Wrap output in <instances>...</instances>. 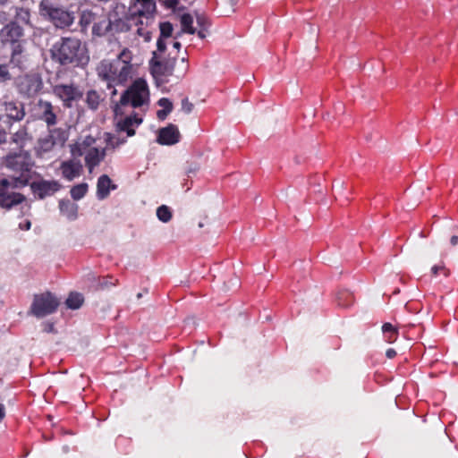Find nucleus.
I'll list each match as a JSON object with an SVG mask.
<instances>
[{
    "label": "nucleus",
    "mask_w": 458,
    "mask_h": 458,
    "mask_svg": "<svg viewBox=\"0 0 458 458\" xmlns=\"http://www.w3.org/2000/svg\"><path fill=\"white\" fill-rule=\"evenodd\" d=\"M114 115H115L116 119H117L118 115H122L121 107L119 106V105L115 106Z\"/></svg>",
    "instance_id": "603ef678"
},
{
    "label": "nucleus",
    "mask_w": 458,
    "mask_h": 458,
    "mask_svg": "<svg viewBox=\"0 0 458 458\" xmlns=\"http://www.w3.org/2000/svg\"><path fill=\"white\" fill-rule=\"evenodd\" d=\"M382 330L387 342L393 343L396 340L398 332L392 324L385 323L382 327Z\"/></svg>",
    "instance_id": "7c9ffc66"
},
{
    "label": "nucleus",
    "mask_w": 458,
    "mask_h": 458,
    "mask_svg": "<svg viewBox=\"0 0 458 458\" xmlns=\"http://www.w3.org/2000/svg\"><path fill=\"white\" fill-rule=\"evenodd\" d=\"M25 114L23 103L8 98H0V125L10 129L14 123L23 120Z\"/></svg>",
    "instance_id": "423d86ee"
},
{
    "label": "nucleus",
    "mask_w": 458,
    "mask_h": 458,
    "mask_svg": "<svg viewBox=\"0 0 458 458\" xmlns=\"http://www.w3.org/2000/svg\"><path fill=\"white\" fill-rule=\"evenodd\" d=\"M197 24L200 29H205L210 26V21L208 16L203 13H196L195 14Z\"/></svg>",
    "instance_id": "c9c22d12"
},
{
    "label": "nucleus",
    "mask_w": 458,
    "mask_h": 458,
    "mask_svg": "<svg viewBox=\"0 0 458 458\" xmlns=\"http://www.w3.org/2000/svg\"><path fill=\"white\" fill-rule=\"evenodd\" d=\"M85 155V165L91 173L95 167L105 159L106 156V148H90Z\"/></svg>",
    "instance_id": "6ab92c4d"
},
{
    "label": "nucleus",
    "mask_w": 458,
    "mask_h": 458,
    "mask_svg": "<svg viewBox=\"0 0 458 458\" xmlns=\"http://www.w3.org/2000/svg\"><path fill=\"white\" fill-rule=\"evenodd\" d=\"M84 301V298L81 293H71L65 301L67 308L71 310L79 309Z\"/></svg>",
    "instance_id": "393cba45"
},
{
    "label": "nucleus",
    "mask_w": 458,
    "mask_h": 458,
    "mask_svg": "<svg viewBox=\"0 0 458 458\" xmlns=\"http://www.w3.org/2000/svg\"><path fill=\"white\" fill-rule=\"evenodd\" d=\"M39 13L49 20L58 29L71 26L74 20V13L64 8L55 6L49 0H42L39 4Z\"/></svg>",
    "instance_id": "20e7f679"
},
{
    "label": "nucleus",
    "mask_w": 458,
    "mask_h": 458,
    "mask_svg": "<svg viewBox=\"0 0 458 458\" xmlns=\"http://www.w3.org/2000/svg\"><path fill=\"white\" fill-rule=\"evenodd\" d=\"M161 34L157 42V52L163 53L166 48V40L173 36V30H160Z\"/></svg>",
    "instance_id": "2f4dec72"
},
{
    "label": "nucleus",
    "mask_w": 458,
    "mask_h": 458,
    "mask_svg": "<svg viewBox=\"0 0 458 458\" xmlns=\"http://www.w3.org/2000/svg\"><path fill=\"white\" fill-rule=\"evenodd\" d=\"M160 29H162V30L172 29V25L169 22H165V23L160 24Z\"/></svg>",
    "instance_id": "864d4df0"
},
{
    "label": "nucleus",
    "mask_w": 458,
    "mask_h": 458,
    "mask_svg": "<svg viewBox=\"0 0 458 458\" xmlns=\"http://www.w3.org/2000/svg\"><path fill=\"white\" fill-rule=\"evenodd\" d=\"M101 101V97L98 93V91L91 89L89 90L86 94V103L89 108L92 110H97Z\"/></svg>",
    "instance_id": "bb28decb"
},
{
    "label": "nucleus",
    "mask_w": 458,
    "mask_h": 458,
    "mask_svg": "<svg viewBox=\"0 0 458 458\" xmlns=\"http://www.w3.org/2000/svg\"><path fill=\"white\" fill-rule=\"evenodd\" d=\"M118 284V279L114 278L111 276L103 277L99 282V286L102 289H106L111 286H115Z\"/></svg>",
    "instance_id": "e433bc0d"
},
{
    "label": "nucleus",
    "mask_w": 458,
    "mask_h": 458,
    "mask_svg": "<svg viewBox=\"0 0 458 458\" xmlns=\"http://www.w3.org/2000/svg\"><path fill=\"white\" fill-rule=\"evenodd\" d=\"M450 243L452 246H456L458 244V235H453L450 239Z\"/></svg>",
    "instance_id": "8fccbe9b"
},
{
    "label": "nucleus",
    "mask_w": 458,
    "mask_h": 458,
    "mask_svg": "<svg viewBox=\"0 0 458 458\" xmlns=\"http://www.w3.org/2000/svg\"><path fill=\"white\" fill-rule=\"evenodd\" d=\"M27 130L22 127L20 128L15 133H13L11 137V142L14 143L18 148H22L27 140Z\"/></svg>",
    "instance_id": "c85d7f7f"
},
{
    "label": "nucleus",
    "mask_w": 458,
    "mask_h": 458,
    "mask_svg": "<svg viewBox=\"0 0 458 458\" xmlns=\"http://www.w3.org/2000/svg\"><path fill=\"white\" fill-rule=\"evenodd\" d=\"M97 19L98 17L93 12L89 10L83 11L80 17V25L84 29L88 27L96 29Z\"/></svg>",
    "instance_id": "b1692460"
},
{
    "label": "nucleus",
    "mask_w": 458,
    "mask_h": 458,
    "mask_svg": "<svg viewBox=\"0 0 458 458\" xmlns=\"http://www.w3.org/2000/svg\"><path fill=\"white\" fill-rule=\"evenodd\" d=\"M19 226L21 230H30V226H31V223H30V221L27 220L24 224L21 223Z\"/></svg>",
    "instance_id": "09e8293b"
},
{
    "label": "nucleus",
    "mask_w": 458,
    "mask_h": 458,
    "mask_svg": "<svg viewBox=\"0 0 458 458\" xmlns=\"http://www.w3.org/2000/svg\"><path fill=\"white\" fill-rule=\"evenodd\" d=\"M171 42L173 43L174 48L179 49L181 47V43L180 42L174 41V40H172Z\"/></svg>",
    "instance_id": "5fc2aeb1"
},
{
    "label": "nucleus",
    "mask_w": 458,
    "mask_h": 458,
    "mask_svg": "<svg viewBox=\"0 0 458 458\" xmlns=\"http://www.w3.org/2000/svg\"><path fill=\"white\" fill-rule=\"evenodd\" d=\"M44 331L47 332V333H53V332H55L54 324L46 323L45 326H44Z\"/></svg>",
    "instance_id": "a18cd8bd"
},
{
    "label": "nucleus",
    "mask_w": 458,
    "mask_h": 458,
    "mask_svg": "<svg viewBox=\"0 0 458 458\" xmlns=\"http://www.w3.org/2000/svg\"><path fill=\"white\" fill-rule=\"evenodd\" d=\"M5 166L20 174L8 178L11 181L12 189H18L29 184L31 179L32 160L28 152L20 151L10 153L4 160Z\"/></svg>",
    "instance_id": "f03ea898"
},
{
    "label": "nucleus",
    "mask_w": 458,
    "mask_h": 458,
    "mask_svg": "<svg viewBox=\"0 0 458 458\" xmlns=\"http://www.w3.org/2000/svg\"><path fill=\"white\" fill-rule=\"evenodd\" d=\"M59 209L61 214L71 221L75 220L78 216V205L69 199H61Z\"/></svg>",
    "instance_id": "5701e85b"
},
{
    "label": "nucleus",
    "mask_w": 458,
    "mask_h": 458,
    "mask_svg": "<svg viewBox=\"0 0 458 458\" xmlns=\"http://www.w3.org/2000/svg\"><path fill=\"white\" fill-rule=\"evenodd\" d=\"M181 64H182V69L179 70L178 73L176 74L177 78H182L186 74V72L189 69V64H188L185 57H182L181 59Z\"/></svg>",
    "instance_id": "a19ab883"
},
{
    "label": "nucleus",
    "mask_w": 458,
    "mask_h": 458,
    "mask_svg": "<svg viewBox=\"0 0 458 458\" xmlns=\"http://www.w3.org/2000/svg\"><path fill=\"white\" fill-rule=\"evenodd\" d=\"M169 113H167L165 110L160 109L157 112V116L159 120L164 121Z\"/></svg>",
    "instance_id": "c03bdc74"
},
{
    "label": "nucleus",
    "mask_w": 458,
    "mask_h": 458,
    "mask_svg": "<svg viewBox=\"0 0 458 458\" xmlns=\"http://www.w3.org/2000/svg\"><path fill=\"white\" fill-rule=\"evenodd\" d=\"M440 272H443L446 276L445 267L444 265H435L431 267V273L434 276H437Z\"/></svg>",
    "instance_id": "37998d69"
},
{
    "label": "nucleus",
    "mask_w": 458,
    "mask_h": 458,
    "mask_svg": "<svg viewBox=\"0 0 458 458\" xmlns=\"http://www.w3.org/2000/svg\"><path fill=\"white\" fill-rule=\"evenodd\" d=\"M117 185L114 184L110 177L106 174H103L98 177L97 182V198L99 200L106 199L111 190H115Z\"/></svg>",
    "instance_id": "412c9836"
},
{
    "label": "nucleus",
    "mask_w": 458,
    "mask_h": 458,
    "mask_svg": "<svg viewBox=\"0 0 458 458\" xmlns=\"http://www.w3.org/2000/svg\"><path fill=\"white\" fill-rule=\"evenodd\" d=\"M175 58L161 60L157 52H153V57L149 61L150 72L153 77L157 80L161 76L174 75Z\"/></svg>",
    "instance_id": "9b49d317"
},
{
    "label": "nucleus",
    "mask_w": 458,
    "mask_h": 458,
    "mask_svg": "<svg viewBox=\"0 0 458 458\" xmlns=\"http://www.w3.org/2000/svg\"><path fill=\"white\" fill-rule=\"evenodd\" d=\"M20 15L22 16L23 18H26L29 16V13L28 12L22 11L20 13Z\"/></svg>",
    "instance_id": "6e6d98bb"
},
{
    "label": "nucleus",
    "mask_w": 458,
    "mask_h": 458,
    "mask_svg": "<svg viewBox=\"0 0 458 458\" xmlns=\"http://www.w3.org/2000/svg\"><path fill=\"white\" fill-rule=\"evenodd\" d=\"M131 60V52L124 48L114 60H102L97 67L98 75L107 83L109 89L125 85L134 72Z\"/></svg>",
    "instance_id": "f257e3e1"
},
{
    "label": "nucleus",
    "mask_w": 458,
    "mask_h": 458,
    "mask_svg": "<svg viewBox=\"0 0 458 458\" xmlns=\"http://www.w3.org/2000/svg\"><path fill=\"white\" fill-rule=\"evenodd\" d=\"M53 93L65 107H72L73 101L82 98V92L74 84H56L53 87Z\"/></svg>",
    "instance_id": "9d476101"
},
{
    "label": "nucleus",
    "mask_w": 458,
    "mask_h": 458,
    "mask_svg": "<svg viewBox=\"0 0 458 458\" xmlns=\"http://www.w3.org/2000/svg\"><path fill=\"white\" fill-rule=\"evenodd\" d=\"M106 147L105 148L109 149V148H112V149H115L116 148H118L119 146H121L122 144H123L125 142V140L123 139H119L114 135H112L111 133H108L106 132Z\"/></svg>",
    "instance_id": "473e14b6"
},
{
    "label": "nucleus",
    "mask_w": 458,
    "mask_h": 458,
    "mask_svg": "<svg viewBox=\"0 0 458 458\" xmlns=\"http://www.w3.org/2000/svg\"><path fill=\"white\" fill-rule=\"evenodd\" d=\"M142 123V118L139 117L136 113L117 120L116 129L119 131H125L127 136L131 137L135 134V127Z\"/></svg>",
    "instance_id": "f3484780"
},
{
    "label": "nucleus",
    "mask_w": 458,
    "mask_h": 458,
    "mask_svg": "<svg viewBox=\"0 0 458 458\" xmlns=\"http://www.w3.org/2000/svg\"><path fill=\"white\" fill-rule=\"evenodd\" d=\"M141 297H142V293H139L137 294V298H138V299H140Z\"/></svg>",
    "instance_id": "052dcab7"
},
{
    "label": "nucleus",
    "mask_w": 458,
    "mask_h": 458,
    "mask_svg": "<svg viewBox=\"0 0 458 458\" xmlns=\"http://www.w3.org/2000/svg\"><path fill=\"white\" fill-rule=\"evenodd\" d=\"M131 12L140 17L148 19L156 11L154 0H131Z\"/></svg>",
    "instance_id": "a211bd4d"
},
{
    "label": "nucleus",
    "mask_w": 458,
    "mask_h": 458,
    "mask_svg": "<svg viewBox=\"0 0 458 458\" xmlns=\"http://www.w3.org/2000/svg\"><path fill=\"white\" fill-rule=\"evenodd\" d=\"M137 31H138L139 35H140V36H142V35H143V34L141 33V30H138Z\"/></svg>",
    "instance_id": "680f3d73"
},
{
    "label": "nucleus",
    "mask_w": 458,
    "mask_h": 458,
    "mask_svg": "<svg viewBox=\"0 0 458 458\" xmlns=\"http://www.w3.org/2000/svg\"><path fill=\"white\" fill-rule=\"evenodd\" d=\"M149 90L148 84L143 79H137L122 94L120 98L121 106L131 105L134 108L148 104Z\"/></svg>",
    "instance_id": "39448f33"
},
{
    "label": "nucleus",
    "mask_w": 458,
    "mask_h": 458,
    "mask_svg": "<svg viewBox=\"0 0 458 458\" xmlns=\"http://www.w3.org/2000/svg\"><path fill=\"white\" fill-rule=\"evenodd\" d=\"M16 87L21 95L33 98L43 89V81L38 73L26 74L18 78Z\"/></svg>",
    "instance_id": "6e6552de"
},
{
    "label": "nucleus",
    "mask_w": 458,
    "mask_h": 458,
    "mask_svg": "<svg viewBox=\"0 0 458 458\" xmlns=\"http://www.w3.org/2000/svg\"><path fill=\"white\" fill-rule=\"evenodd\" d=\"M197 170V167H194V168H189L187 173L188 174H191V173H194L195 171Z\"/></svg>",
    "instance_id": "4d7b16f0"
},
{
    "label": "nucleus",
    "mask_w": 458,
    "mask_h": 458,
    "mask_svg": "<svg viewBox=\"0 0 458 458\" xmlns=\"http://www.w3.org/2000/svg\"><path fill=\"white\" fill-rule=\"evenodd\" d=\"M7 2V0H0V5L4 4Z\"/></svg>",
    "instance_id": "bf43d9fd"
},
{
    "label": "nucleus",
    "mask_w": 458,
    "mask_h": 458,
    "mask_svg": "<svg viewBox=\"0 0 458 458\" xmlns=\"http://www.w3.org/2000/svg\"><path fill=\"white\" fill-rule=\"evenodd\" d=\"M85 47L81 40L71 38H64L59 47L52 51V58L62 65H80L88 62L89 57L85 55Z\"/></svg>",
    "instance_id": "7ed1b4c3"
},
{
    "label": "nucleus",
    "mask_w": 458,
    "mask_h": 458,
    "mask_svg": "<svg viewBox=\"0 0 458 458\" xmlns=\"http://www.w3.org/2000/svg\"><path fill=\"white\" fill-rule=\"evenodd\" d=\"M96 139L90 135L86 136L81 142H77L71 148V153L73 157H79L84 155L89 148H93Z\"/></svg>",
    "instance_id": "4be33fe9"
},
{
    "label": "nucleus",
    "mask_w": 458,
    "mask_h": 458,
    "mask_svg": "<svg viewBox=\"0 0 458 458\" xmlns=\"http://www.w3.org/2000/svg\"><path fill=\"white\" fill-rule=\"evenodd\" d=\"M63 176L68 181H72L81 174L82 165L79 160H68L61 164Z\"/></svg>",
    "instance_id": "aec40b11"
},
{
    "label": "nucleus",
    "mask_w": 458,
    "mask_h": 458,
    "mask_svg": "<svg viewBox=\"0 0 458 458\" xmlns=\"http://www.w3.org/2000/svg\"><path fill=\"white\" fill-rule=\"evenodd\" d=\"M30 186L34 196L39 199L53 196L62 188L58 181L44 179L32 182Z\"/></svg>",
    "instance_id": "ddd939ff"
},
{
    "label": "nucleus",
    "mask_w": 458,
    "mask_h": 458,
    "mask_svg": "<svg viewBox=\"0 0 458 458\" xmlns=\"http://www.w3.org/2000/svg\"><path fill=\"white\" fill-rule=\"evenodd\" d=\"M97 36H103L104 33L100 32L101 30H95Z\"/></svg>",
    "instance_id": "13d9d810"
},
{
    "label": "nucleus",
    "mask_w": 458,
    "mask_h": 458,
    "mask_svg": "<svg viewBox=\"0 0 458 458\" xmlns=\"http://www.w3.org/2000/svg\"><path fill=\"white\" fill-rule=\"evenodd\" d=\"M354 301L353 295L347 290L339 291L336 294L337 304L341 307H349Z\"/></svg>",
    "instance_id": "a878e982"
},
{
    "label": "nucleus",
    "mask_w": 458,
    "mask_h": 458,
    "mask_svg": "<svg viewBox=\"0 0 458 458\" xmlns=\"http://www.w3.org/2000/svg\"><path fill=\"white\" fill-rule=\"evenodd\" d=\"M49 135L53 140H55V143L56 145L63 146L66 140H67V133L64 130L58 128V129H50L49 128Z\"/></svg>",
    "instance_id": "c756f323"
},
{
    "label": "nucleus",
    "mask_w": 458,
    "mask_h": 458,
    "mask_svg": "<svg viewBox=\"0 0 458 458\" xmlns=\"http://www.w3.org/2000/svg\"><path fill=\"white\" fill-rule=\"evenodd\" d=\"M38 119L47 123L50 128L57 123V114L59 106H55L49 101L39 99L35 106Z\"/></svg>",
    "instance_id": "f8f14e48"
},
{
    "label": "nucleus",
    "mask_w": 458,
    "mask_h": 458,
    "mask_svg": "<svg viewBox=\"0 0 458 458\" xmlns=\"http://www.w3.org/2000/svg\"><path fill=\"white\" fill-rule=\"evenodd\" d=\"M59 300L50 292L35 294L30 306V313L37 318H44L57 310Z\"/></svg>",
    "instance_id": "0eeeda50"
},
{
    "label": "nucleus",
    "mask_w": 458,
    "mask_h": 458,
    "mask_svg": "<svg viewBox=\"0 0 458 458\" xmlns=\"http://www.w3.org/2000/svg\"><path fill=\"white\" fill-rule=\"evenodd\" d=\"M157 216L163 223H167L172 218V211L167 206L162 205L157 209Z\"/></svg>",
    "instance_id": "72a5a7b5"
},
{
    "label": "nucleus",
    "mask_w": 458,
    "mask_h": 458,
    "mask_svg": "<svg viewBox=\"0 0 458 458\" xmlns=\"http://www.w3.org/2000/svg\"><path fill=\"white\" fill-rule=\"evenodd\" d=\"M21 36L22 30H7V38L5 39V41H10L11 63L19 67L22 64L23 47L18 38Z\"/></svg>",
    "instance_id": "4468645a"
},
{
    "label": "nucleus",
    "mask_w": 458,
    "mask_h": 458,
    "mask_svg": "<svg viewBox=\"0 0 458 458\" xmlns=\"http://www.w3.org/2000/svg\"><path fill=\"white\" fill-rule=\"evenodd\" d=\"M161 4L167 9H170L180 19L181 26L182 29H193V17L187 13H184L182 9H178L179 0H159Z\"/></svg>",
    "instance_id": "dca6fc26"
},
{
    "label": "nucleus",
    "mask_w": 458,
    "mask_h": 458,
    "mask_svg": "<svg viewBox=\"0 0 458 458\" xmlns=\"http://www.w3.org/2000/svg\"><path fill=\"white\" fill-rule=\"evenodd\" d=\"M4 416H5L4 406L3 404H0V422L3 420Z\"/></svg>",
    "instance_id": "3c124183"
},
{
    "label": "nucleus",
    "mask_w": 458,
    "mask_h": 458,
    "mask_svg": "<svg viewBox=\"0 0 458 458\" xmlns=\"http://www.w3.org/2000/svg\"><path fill=\"white\" fill-rule=\"evenodd\" d=\"M113 95L116 94V89H114L112 92Z\"/></svg>",
    "instance_id": "e2e57ef3"
},
{
    "label": "nucleus",
    "mask_w": 458,
    "mask_h": 458,
    "mask_svg": "<svg viewBox=\"0 0 458 458\" xmlns=\"http://www.w3.org/2000/svg\"><path fill=\"white\" fill-rule=\"evenodd\" d=\"M157 105L163 107V110H165L167 113H171L173 110V103L166 98H162L158 100Z\"/></svg>",
    "instance_id": "58836bf2"
},
{
    "label": "nucleus",
    "mask_w": 458,
    "mask_h": 458,
    "mask_svg": "<svg viewBox=\"0 0 458 458\" xmlns=\"http://www.w3.org/2000/svg\"><path fill=\"white\" fill-rule=\"evenodd\" d=\"M181 134L176 125L169 123L167 126L160 128L157 141L160 145H174L180 141Z\"/></svg>",
    "instance_id": "2eb2a0df"
},
{
    "label": "nucleus",
    "mask_w": 458,
    "mask_h": 458,
    "mask_svg": "<svg viewBox=\"0 0 458 458\" xmlns=\"http://www.w3.org/2000/svg\"><path fill=\"white\" fill-rule=\"evenodd\" d=\"M12 80V75L8 71L7 65L0 64V83H4Z\"/></svg>",
    "instance_id": "4c0bfd02"
},
{
    "label": "nucleus",
    "mask_w": 458,
    "mask_h": 458,
    "mask_svg": "<svg viewBox=\"0 0 458 458\" xmlns=\"http://www.w3.org/2000/svg\"><path fill=\"white\" fill-rule=\"evenodd\" d=\"M88 188L89 187L86 182H81L80 184L74 185L70 191L71 197L74 200L81 199L88 192Z\"/></svg>",
    "instance_id": "cd10ccee"
},
{
    "label": "nucleus",
    "mask_w": 458,
    "mask_h": 458,
    "mask_svg": "<svg viewBox=\"0 0 458 458\" xmlns=\"http://www.w3.org/2000/svg\"><path fill=\"white\" fill-rule=\"evenodd\" d=\"M192 109H193L192 103H191L187 98H184L182 100V110L186 114H190L192 111Z\"/></svg>",
    "instance_id": "79ce46f5"
},
{
    "label": "nucleus",
    "mask_w": 458,
    "mask_h": 458,
    "mask_svg": "<svg viewBox=\"0 0 458 458\" xmlns=\"http://www.w3.org/2000/svg\"><path fill=\"white\" fill-rule=\"evenodd\" d=\"M55 145V140L49 134L38 140L39 148L44 152L50 151Z\"/></svg>",
    "instance_id": "f704fd0d"
},
{
    "label": "nucleus",
    "mask_w": 458,
    "mask_h": 458,
    "mask_svg": "<svg viewBox=\"0 0 458 458\" xmlns=\"http://www.w3.org/2000/svg\"><path fill=\"white\" fill-rule=\"evenodd\" d=\"M13 190L9 179H0V208L8 210L25 200L22 194L15 192Z\"/></svg>",
    "instance_id": "1a4fd4ad"
},
{
    "label": "nucleus",
    "mask_w": 458,
    "mask_h": 458,
    "mask_svg": "<svg viewBox=\"0 0 458 458\" xmlns=\"http://www.w3.org/2000/svg\"><path fill=\"white\" fill-rule=\"evenodd\" d=\"M208 31L209 30H181L175 37H179L182 33L195 34L197 32L198 37L203 39L208 36Z\"/></svg>",
    "instance_id": "ea45409f"
},
{
    "label": "nucleus",
    "mask_w": 458,
    "mask_h": 458,
    "mask_svg": "<svg viewBox=\"0 0 458 458\" xmlns=\"http://www.w3.org/2000/svg\"><path fill=\"white\" fill-rule=\"evenodd\" d=\"M7 141V133L4 130H0V145Z\"/></svg>",
    "instance_id": "49530a36"
},
{
    "label": "nucleus",
    "mask_w": 458,
    "mask_h": 458,
    "mask_svg": "<svg viewBox=\"0 0 458 458\" xmlns=\"http://www.w3.org/2000/svg\"><path fill=\"white\" fill-rule=\"evenodd\" d=\"M386 355L388 359H393L396 356V351L393 348H389L386 352Z\"/></svg>",
    "instance_id": "de8ad7c7"
}]
</instances>
